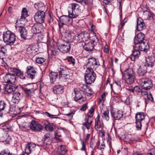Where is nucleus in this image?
<instances>
[{"instance_id": "1a4fd4ad", "label": "nucleus", "mask_w": 155, "mask_h": 155, "mask_svg": "<svg viewBox=\"0 0 155 155\" xmlns=\"http://www.w3.org/2000/svg\"><path fill=\"white\" fill-rule=\"evenodd\" d=\"M142 87L145 90L150 89L153 87V84L151 80L146 77H143L141 80Z\"/></svg>"}, {"instance_id": "bf43d9fd", "label": "nucleus", "mask_w": 155, "mask_h": 155, "mask_svg": "<svg viewBox=\"0 0 155 155\" xmlns=\"http://www.w3.org/2000/svg\"><path fill=\"white\" fill-rule=\"evenodd\" d=\"M51 54L52 55L56 56L59 54V52L58 51V49L54 48L51 50Z\"/></svg>"}, {"instance_id": "0eeeda50", "label": "nucleus", "mask_w": 155, "mask_h": 155, "mask_svg": "<svg viewBox=\"0 0 155 155\" xmlns=\"http://www.w3.org/2000/svg\"><path fill=\"white\" fill-rule=\"evenodd\" d=\"M71 8L68 10V14L72 18H76L81 12V9L78 8V5L76 3L71 4Z\"/></svg>"}, {"instance_id": "72a5a7b5", "label": "nucleus", "mask_w": 155, "mask_h": 155, "mask_svg": "<svg viewBox=\"0 0 155 155\" xmlns=\"http://www.w3.org/2000/svg\"><path fill=\"white\" fill-rule=\"evenodd\" d=\"M111 114L113 117L116 120H120L122 118L123 115V112L120 110H118L116 112H114L112 110H111Z\"/></svg>"}, {"instance_id": "2f4dec72", "label": "nucleus", "mask_w": 155, "mask_h": 155, "mask_svg": "<svg viewBox=\"0 0 155 155\" xmlns=\"http://www.w3.org/2000/svg\"><path fill=\"white\" fill-rule=\"evenodd\" d=\"M17 90V89L14 86L8 85L5 88L4 92L5 94H9L16 91Z\"/></svg>"}, {"instance_id": "9d476101", "label": "nucleus", "mask_w": 155, "mask_h": 155, "mask_svg": "<svg viewBox=\"0 0 155 155\" xmlns=\"http://www.w3.org/2000/svg\"><path fill=\"white\" fill-rule=\"evenodd\" d=\"M29 127L32 130L36 132H40L44 129L43 126L34 120L31 121Z\"/></svg>"}, {"instance_id": "de8ad7c7", "label": "nucleus", "mask_w": 155, "mask_h": 155, "mask_svg": "<svg viewBox=\"0 0 155 155\" xmlns=\"http://www.w3.org/2000/svg\"><path fill=\"white\" fill-rule=\"evenodd\" d=\"M64 32L66 34V37L67 38L68 40H71L72 38L73 35L70 32L67 31L66 30L64 31Z\"/></svg>"}, {"instance_id": "f03ea898", "label": "nucleus", "mask_w": 155, "mask_h": 155, "mask_svg": "<svg viewBox=\"0 0 155 155\" xmlns=\"http://www.w3.org/2000/svg\"><path fill=\"white\" fill-rule=\"evenodd\" d=\"M147 117L143 112H138L136 114V127L137 130H141L142 123L145 122L147 124L149 122V119L147 120Z\"/></svg>"}, {"instance_id": "ddd939ff", "label": "nucleus", "mask_w": 155, "mask_h": 155, "mask_svg": "<svg viewBox=\"0 0 155 155\" xmlns=\"http://www.w3.org/2000/svg\"><path fill=\"white\" fill-rule=\"evenodd\" d=\"M50 136L49 134H45L42 139V144H40V146L42 147L45 149H47L51 144V139Z\"/></svg>"}, {"instance_id": "393cba45", "label": "nucleus", "mask_w": 155, "mask_h": 155, "mask_svg": "<svg viewBox=\"0 0 155 155\" xmlns=\"http://www.w3.org/2000/svg\"><path fill=\"white\" fill-rule=\"evenodd\" d=\"M146 28L143 20L141 18H138L137 20V29L139 31H141Z\"/></svg>"}, {"instance_id": "412c9836", "label": "nucleus", "mask_w": 155, "mask_h": 155, "mask_svg": "<svg viewBox=\"0 0 155 155\" xmlns=\"http://www.w3.org/2000/svg\"><path fill=\"white\" fill-rule=\"evenodd\" d=\"M3 78L5 82L12 84H14L15 83L16 80V77L11 73L10 74H6Z\"/></svg>"}, {"instance_id": "a878e982", "label": "nucleus", "mask_w": 155, "mask_h": 155, "mask_svg": "<svg viewBox=\"0 0 155 155\" xmlns=\"http://www.w3.org/2000/svg\"><path fill=\"white\" fill-rule=\"evenodd\" d=\"M64 86L61 84H58L54 87L53 88V92L55 94H60L63 93Z\"/></svg>"}, {"instance_id": "6ab92c4d", "label": "nucleus", "mask_w": 155, "mask_h": 155, "mask_svg": "<svg viewBox=\"0 0 155 155\" xmlns=\"http://www.w3.org/2000/svg\"><path fill=\"white\" fill-rule=\"evenodd\" d=\"M44 31V27L41 24H36L33 25L31 28V31L34 34L39 33Z\"/></svg>"}, {"instance_id": "a211bd4d", "label": "nucleus", "mask_w": 155, "mask_h": 155, "mask_svg": "<svg viewBox=\"0 0 155 155\" xmlns=\"http://www.w3.org/2000/svg\"><path fill=\"white\" fill-rule=\"evenodd\" d=\"M36 71L35 68L32 66H29L27 67L26 73L27 77L32 79L35 78Z\"/></svg>"}, {"instance_id": "79ce46f5", "label": "nucleus", "mask_w": 155, "mask_h": 155, "mask_svg": "<svg viewBox=\"0 0 155 155\" xmlns=\"http://www.w3.org/2000/svg\"><path fill=\"white\" fill-rule=\"evenodd\" d=\"M34 46L32 45H30L27 49L26 52L28 54L35 53V51Z\"/></svg>"}, {"instance_id": "e2e57ef3", "label": "nucleus", "mask_w": 155, "mask_h": 155, "mask_svg": "<svg viewBox=\"0 0 155 155\" xmlns=\"http://www.w3.org/2000/svg\"><path fill=\"white\" fill-rule=\"evenodd\" d=\"M66 25L65 24H63L62 23H61L60 21H58V26L59 27V30L61 31V30L63 29L64 28V26Z\"/></svg>"}, {"instance_id": "f257e3e1", "label": "nucleus", "mask_w": 155, "mask_h": 155, "mask_svg": "<svg viewBox=\"0 0 155 155\" xmlns=\"http://www.w3.org/2000/svg\"><path fill=\"white\" fill-rule=\"evenodd\" d=\"M123 78L128 84L133 83L135 78V74L132 68H128L122 73Z\"/></svg>"}, {"instance_id": "c85d7f7f", "label": "nucleus", "mask_w": 155, "mask_h": 155, "mask_svg": "<svg viewBox=\"0 0 155 155\" xmlns=\"http://www.w3.org/2000/svg\"><path fill=\"white\" fill-rule=\"evenodd\" d=\"M6 103L3 101H0V117H2L6 114Z\"/></svg>"}, {"instance_id": "7c9ffc66", "label": "nucleus", "mask_w": 155, "mask_h": 155, "mask_svg": "<svg viewBox=\"0 0 155 155\" xmlns=\"http://www.w3.org/2000/svg\"><path fill=\"white\" fill-rule=\"evenodd\" d=\"M48 124H43V127L48 132H52L54 130V127L55 125L53 123L48 122Z\"/></svg>"}, {"instance_id": "3c124183", "label": "nucleus", "mask_w": 155, "mask_h": 155, "mask_svg": "<svg viewBox=\"0 0 155 155\" xmlns=\"http://www.w3.org/2000/svg\"><path fill=\"white\" fill-rule=\"evenodd\" d=\"M134 93L135 92L137 93H142V90L141 89L140 87L137 86H136L133 87Z\"/></svg>"}, {"instance_id": "e433bc0d", "label": "nucleus", "mask_w": 155, "mask_h": 155, "mask_svg": "<svg viewBox=\"0 0 155 155\" xmlns=\"http://www.w3.org/2000/svg\"><path fill=\"white\" fill-rule=\"evenodd\" d=\"M50 81L51 84H54L56 79L59 76L58 73L54 72H51L49 74Z\"/></svg>"}, {"instance_id": "423d86ee", "label": "nucleus", "mask_w": 155, "mask_h": 155, "mask_svg": "<svg viewBox=\"0 0 155 155\" xmlns=\"http://www.w3.org/2000/svg\"><path fill=\"white\" fill-rule=\"evenodd\" d=\"M72 46V43L68 41L65 42L62 44H60L57 45V48L62 53H66L70 51Z\"/></svg>"}, {"instance_id": "6e6d98bb", "label": "nucleus", "mask_w": 155, "mask_h": 155, "mask_svg": "<svg viewBox=\"0 0 155 155\" xmlns=\"http://www.w3.org/2000/svg\"><path fill=\"white\" fill-rule=\"evenodd\" d=\"M90 40L92 41L93 43H97L98 41V40L96 36H93L90 38Z\"/></svg>"}, {"instance_id": "603ef678", "label": "nucleus", "mask_w": 155, "mask_h": 155, "mask_svg": "<svg viewBox=\"0 0 155 155\" xmlns=\"http://www.w3.org/2000/svg\"><path fill=\"white\" fill-rule=\"evenodd\" d=\"M102 127V124H101V121L95 122L94 128L95 130H97L98 129Z\"/></svg>"}, {"instance_id": "ea45409f", "label": "nucleus", "mask_w": 155, "mask_h": 155, "mask_svg": "<svg viewBox=\"0 0 155 155\" xmlns=\"http://www.w3.org/2000/svg\"><path fill=\"white\" fill-rule=\"evenodd\" d=\"M28 11L25 8H23L21 11V17L20 20L21 21L24 20L25 18L28 16Z\"/></svg>"}, {"instance_id": "473e14b6", "label": "nucleus", "mask_w": 155, "mask_h": 155, "mask_svg": "<svg viewBox=\"0 0 155 155\" xmlns=\"http://www.w3.org/2000/svg\"><path fill=\"white\" fill-rule=\"evenodd\" d=\"M20 93L16 91L13 93L12 102L14 103H18L20 99Z\"/></svg>"}, {"instance_id": "cd10ccee", "label": "nucleus", "mask_w": 155, "mask_h": 155, "mask_svg": "<svg viewBox=\"0 0 155 155\" xmlns=\"http://www.w3.org/2000/svg\"><path fill=\"white\" fill-rule=\"evenodd\" d=\"M147 65H146L140 66L138 68L137 73L139 76H144L147 72Z\"/></svg>"}, {"instance_id": "774afa93", "label": "nucleus", "mask_w": 155, "mask_h": 155, "mask_svg": "<svg viewBox=\"0 0 155 155\" xmlns=\"http://www.w3.org/2000/svg\"><path fill=\"white\" fill-rule=\"evenodd\" d=\"M126 90L127 91H130L132 93H134L133 87H129L126 88Z\"/></svg>"}, {"instance_id": "a19ab883", "label": "nucleus", "mask_w": 155, "mask_h": 155, "mask_svg": "<svg viewBox=\"0 0 155 155\" xmlns=\"http://www.w3.org/2000/svg\"><path fill=\"white\" fill-rule=\"evenodd\" d=\"M7 50L4 46L1 47L0 49V59H3L5 57Z\"/></svg>"}, {"instance_id": "4c0bfd02", "label": "nucleus", "mask_w": 155, "mask_h": 155, "mask_svg": "<svg viewBox=\"0 0 155 155\" xmlns=\"http://www.w3.org/2000/svg\"><path fill=\"white\" fill-rule=\"evenodd\" d=\"M146 61L147 64L146 65H147V66L152 67L154 65L155 59L154 58L151 56H149L147 58Z\"/></svg>"}, {"instance_id": "4468645a", "label": "nucleus", "mask_w": 155, "mask_h": 155, "mask_svg": "<svg viewBox=\"0 0 155 155\" xmlns=\"http://www.w3.org/2000/svg\"><path fill=\"white\" fill-rule=\"evenodd\" d=\"M9 71L14 76H17L21 79H25V77L23 71L19 69L15 68H9Z\"/></svg>"}, {"instance_id": "2eb2a0df", "label": "nucleus", "mask_w": 155, "mask_h": 155, "mask_svg": "<svg viewBox=\"0 0 155 155\" xmlns=\"http://www.w3.org/2000/svg\"><path fill=\"white\" fill-rule=\"evenodd\" d=\"M87 60L88 61L86 64L87 69L91 68L93 69L95 65L98 66L100 65L98 62V60L97 59L91 57L88 58Z\"/></svg>"}, {"instance_id": "f704fd0d", "label": "nucleus", "mask_w": 155, "mask_h": 155, "mask_svg": "<svg viewBox=\"0 0 155 155\" xmlns=\"http://www.w3.org/2000/svg\"><path fill=\"white\" fill-rule=\"evenodd\" d=\"M34 6L38 11V12L44 11L45 8L44 4L41 2L35 3Z\"/></svg>"}, {"instance_id": "5701e85b", "label": "nucleus", "mask_w": 155, "mask_h": 155, "mask_svg": "<svg viewBox=\"0 0 155 155\" xmlns=\"http://www.w3.org/2000/svg\"><path fill=\"white\" fill-rule=\"evenodd\" d=\"M90 37L89 33L85 32L79 34L78 36V40L80 42H84L87 41Z\"/></svg>"}, {"instance_id": "f8f14e48", "label": "nucleus", "mask_w": 155, "mask_h": 155, "mask_svg": "<svg viewBox=\"0 0 155 155\" xmlns=\"http://www.w3.org/2000/svg\"><path fill=\"white\" fill-rule=\"evenodd\" d=\"M25 153L22 152L20 155H29L32 151L34 150L36 147V145L33 143H28L25 145Z\"/></svg>"}, {"instance_id": "c03bdc74", "label": "nucleus", "mask_w": 155, "mask_h": 155, "mask_svg": "<svg viewBox=\"0 0 155 155\" xmlns=\"http://www.w3.org/2000/svg\"><path fill=\"white\" fill-rule=\"evenodd\" d=\"M0 155H17L16 154L11 153L8 150H3L0 153Z\"/></svg>"}, {"instance_id": "37998d69", "label": "nucleus", "mask_w": 155, "mask_h": 155, "mask_svg": "<svg viewBox=\"0 0 155 155\" xmlns=\"http://www.w3.org/2000/svg\"><path fill=\"white\" fill-rule=\"evenodd\" d=\"M153 101V98L151 93L147 95V98H145V102L146 104L148 103L149 102Z\"/></svg>"}, {"instance_id": "dca6fc26", "label": "nucleus", "mask_w": 155, "mask_h": 155, "mask_svg": "<svg viewBox=\"0 0 155 155\" xmlns=\"http://www.w3.org/2000/svg\"><path fill=\"white\" fill-rule=\"evenodd\" d=\"M70 15H62L59 18V21L62 23L63 24H65L66 25H69L72 23V18H72Z\"/></svg>"}, {"instance_id": "a18cd8bd", "label": "nucleus", "mask_w": 155, "mask_h": 155, "mask_svg": "<svg viewBox=\"0 0 155 155\" xmlns=\"http://www.w3.org/2000/svg\"><path fill=\"white\" fill-rule=\"evenodd\" d=\"M109 110H107L106 111H104L102 115V117H104L107 120H108L109 119Z\"/></svg>"}, {"instance_id": "58836bf2", "label": "nucleus", "mask_w": 155, "mask_h": 155, "mask_svg": "<svg viewBox=\"0 0 155 155\" xmlns=\"http://www.w3.org/2000/svg\"><path fill=\"white\" fill-rule=\"evenodd\" d=\"M61 129L63 130V129L62 128H61L60 130H58L54 133L55 139L60 142L62 141V139L60 138L61 137V133L62 132L60 130Z\"/></svg>"}, {"instance_id": "0e129e2a", "label": "nucleus", "mask_w": 155, "mask_h": 155, "mask_svg": "<svg viewBox=\"0 0 155 155\" xmlns=\"http://www.w3.org/2000/svg\"><path fill=\"white\" fill-rule=\"evenodd\" d=\"M87 107V104H84L83 105L81 106V108L80 109V110L81 111H84L86 110Z\"/></svg>"}, {"instance_id": "7ed1b4c3", "label": "nucleus", "mask_w": 155, "mask_h": 155, "mask_svg": "<svg viewBox=\"0 0 155 155\" xmlns=\"http://www.w3.org/2000/svg\"><path fill=\"white\" fill-rule=\"evenodd\" d=\"M97 76L93 69L91 68L87 69L84 78L86 83L88 84H91L94 82Z\"/></svg>"}, {"instance_id": "c9c22d12", "label": "nucleus", "mask_w": 155, "mask_h": 155, "mask_svg": "<svg viewBox=\"0 0 155 155\" xmlns=\"http://www.w3.org/2000/svg\"><path fill=\"white\" fill-rule=\"evenodd\" d=\"M95 46V44L94 43L90 42L85 43L83 48L85 50L87 51H92L93 50Z\"/></svg>"}, {"instance_id": "6e6552de", "label": "nucleus", "mask_w": 155, "mask_h": 155, "mask_svg": "<svg viewBox=\"0 0 155 155\" xmlns=\"http://www.w3.org/2000/svg\"><path fill=\"white\" fill-rule=\"evenodd\" d=\"M59 73V77L63 76L65 79L68 80L69 79L70 77V73L68 69L65 67L63 66H60L58 68Z\"/></svg>"}, {"instance_id": "69168bd1", "label": "nucleus", "mask_w": 155, "mask_h": 155, "mask_svg": "<svg viewBox=\"0 0 155 155\" xmlns=\"http://www.w3.org/2000/svg\"><path fill=\"white\" fill-rule=\"evenodd\" d=\"M91 124H90V123H87V122L85 121V123H84L83 124L84 126L87 129L89 130L90 128V126L91 125Z\"/></svg>"}, {"instance_id": "5fc2aeb1", "label": "nucleus", "mask_w": 155, "mask_h": 155, "mask_svg": "<svg viewBox=\"0 0 155 155\" xmlns=\"http://www.w3.org/2000/svg\"><path fill=\"white\" fill-rule=\"evenodd\" d=\"M115 83L117 85V86L116 87V88L117 91L119 92L121 91V82L120 81L115 82Z\"/></svg>"}, {"instance_id": "aec40b11", "label": "nucleus", "mask_w": 155, "mask_h": 155, "mask_svg": "<svg viewBox=\"0 0 155 155\" xmlns=\"http://www.w3.org/2000/svg\"><path fill=\"white\" fill-rule=\"evenodd\" d=\"M33 87L32 85L30 86H28L27 85L25 87H22V89L26 96L29 97L31 96L34 93V90Z\"/></svg>"}, {"instance_id": "8fccbe9b", "label": "nucleus", "mask_w": 155, "mask_h": 155, "mask_svg": "<svg viewBox=\"0 0 155 155\" xmlns=\"http://www.w3.org/2000/svg\"><path fill=\"white\" fill-rule=\"evenodd\" d=\"M93 94V91L91 88H87L86 90V95L88 96H91Z\"/></svg>"}, {"instance_id": "39448f33", "label": "nucleus", "mask_w": 155, "mask_h": 155, "mask_svg": "<svg viewBox=\"0 0 155 155\" xmlns=\"http://www.w3.org/2000/svg\"><path fill=\"white\" fill-rule=\"evenodd\" d=\"M75 96L74 98L76 102H83L86 100L84 92L79 89L75 88L74 89Z\"/></svg>"}, {"instance_id": "680f3d73", "label": "nucleus", "mask_w": 155, "mask_h": 155, "mask_svg": "<svg viewBox=\"0 0 155 155\" xmlns=\"http://www.w3.org/2000/svg\"><path fill=\"white\" fill-rule=\"evenodd\" d=\"M147 155H155V148H153L150 149L149 152Z\"/></svg>"}, {"instance_id": "bb28decb", "label": "nucleus", "mask_w": 155, "mask_h": 155, "mask_svg": "<svg viewBox=\"0 0 155 155\" xmlns=\"http://www.w3.org/2000/svg\"><path fill=\"white\" fill-rule=\"evenodd\" d=\"M143 17L145 20L153 19V14L150 10H146L143 11Z\"/></svg>"}, {"instance_id": "338daca9", "label": "nucleus", "mask_w": 155, "mask_h": 155, "mask_svg": "<svg viewBox=\"0 0 155 155\" xmlns=\"http://www.w3.org/2000/svg\"><path fill=\"white\" fill-rule=\"evenodd\" d=\"M80 140L81 141V144L82 145V147L81 149V150H83L84 151H85L86 149L85 148V145L84 144V141L81 139Z\"/></svg>"}, {"instance_id": "13d9d810", "label": "nucleus", "mask_w": 155, "mask_h": 155, "mask_svg": "<svg viewBox=\"0 0 155 155\" xmlns=\"http://www.w3.org/2000/svg\"><path fill=\"white\" fill-rule=\"evenodd\" d=\"M60 150H61V153L63 155H64L65 153L67 151V150L66 149L65 147L63 145H61L60 147Z\"/></svg>"}, {"instance_id": "09e8293b", "label": "nucleus", "mask_w": 155, "mask_h": 155, "mask_svg": "<svg viewBox=\"0 0 155 155\" xmlns=\"http://www.w3.org/2000/svg\"><path fill=\"white\" fill-rule=\"evenodd\" d=\"M45 59L43 58H37L35 60L36 62L39 64H42L45 61Z\"/></svg>"}, {"instance_id": "c756f323", "label": "nucleus", "mask_w": 155, "mask_h": 155, "mask_svg": "<svg viewBox=\"0 0 155 155\" xmlns=\"http://www.w3.org/2000/svg\"><path fill=\"white\" fill-rule=\"evenodd\" d=\"M140 51L136 46H134V51L130 57L131 60L134 61L136 58L139 57L140 54Z\"/></svg>"}, {"instance_id": "4be33fe9", "label": "nucleus", "mask_w": 155, "mask_h": 155, "mask_svg": "<svg viewBox=\"0 0 155 155\" xmlns=\"http://www.w3.org/2000/svg\"><path fill=\"white\" fill-rule=\"evenodd\" d=\"M144 34L141 32H139L134 37V43L135 45L137 44L144 42V40H147L144 39Z\"/></svg>"}, {"instance_id": "864d4df0", "label": "nucleus", "mask_w": 155, "mask_h": 155, "mask_svg": "<svg viewBox=\"0 0 155 155\" xmlns=\"http://www.w3.org/2000/svg\"><path fill=\"white\" fill-rule=\"evenodd\" d=\"M74 1L80 3L83 6L86 5L88 4V1L86 0H74Z\"/></svg>"}, {"instance_id": "9b49d317", "label": "nucleus", "mask_w": 155, "mask_h": 155, "mask_svg": "<svg viewBox=\"0 0 155 155\" xmlns=\"http://www.w3.org/2000/svg\"><path fill=\"white\" fill-rule=\"evenodd\" d=\"M45 16L44 11L37 12L34 16V19L36 22L41 24L45 21Z\"/></svg>"}, {"instance_id": "49530a36", "label": "nucleus", "mask_w": 155, "mask_h": 155, "mask_svg": "<svg viewBox=\"0 0 155 155\" xmlns=\"http://www.w3.org/2000/svg\"><path fill=\"white\" fill-rule=\"evenodd\" d=\"M44 114L46 116L52 119L58 118V117H57L58 115H52L51 114L48 112H45L44 113Z\"/></svg>"}, {"instance_id": "20e7f679", "label": "nucleus", "mask_w": 155, "mask_h": 155, "mask_svg": "<svg viewBox=\"0 0 155 155\" xmlns=\"http://www.w3.org/2000/svg\"><path fill=\"white\" fill-rule=\"evenodd\" d=\"M3 39L5 42H8V45H12L15 41V35L13 33L8 31L3 33Z\"/></svg>"}, {"instance_id": "b1692460", "label": "nucleus", "mask_w": 155, "mask_h": 155, "mask_svg": "<svg viewBox=\"0 0 155 155\" xmlns=\"http://www.w3.org/2000/svg\"><path fill=\"white\" fill-rule=\"evenodd\" d=\"M18 31L20 32L21 37L22 38L25 40L28 38V31L24 26H19Z\"/></svg>"}, {"instance_id": "052dcab7", "label": "nucleus", "mask_w": 155, "mask_h": 155, "mask_svg": "<svg viewBox=\"0 0 155 155\" xmlns=\"http://www.w3.org/2000/svg\"><path fill=\"white\" fill-rule=\"evenodd\" d=\"M106 99V95L105 93H104L101 96V98H99V101L100 102H101L102 101H103L104 102Z\"/></svg>"}, {"instance_id": "4d7b16f0", "label": "nucleus", "mask_w": 155, "mask_h": 155, "mask_svg": "<svg viewBox=\"0 0 155 155\" xmlns=\"http://www.w3.org/2000/svg\"><path fill=\"white\" fill-rule=\"evenodd\" d=\"M68 61L70 62V64H72L73 65L75 64V60L72 56L68 57L67 58Z\"/></svg>"}, {"instance_id": "f3484780", "label": "nucleus", "mask_w": 155, "mask_h": 155, "mask_svg": "<svg viewBox=\"0 0 155 155\" xmlns=\"http://www.w3.org/2000/svg\"><path fill=\"white\" fill-rule=\"evenodd\" d=\"M140 51L147 52L149 49V45L148 41L147 40H144V42L140 43L137 44L135 45Z\"/></svg>"}]
</instances>
